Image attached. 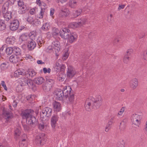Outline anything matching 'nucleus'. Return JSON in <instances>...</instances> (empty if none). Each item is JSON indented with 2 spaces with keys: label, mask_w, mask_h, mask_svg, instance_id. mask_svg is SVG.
<instances>
[{
  "label": "nucleus",
  "mask_w": 147,
  "mask_h": 147,
  "mask_svg": "<svg viewBox=\"0 0 147 147\" xmlns=\"http://www.w3.org/2000/svg\"><path fill=\"white\" fill-rule=\"evenodd\" d=\"M102 98L100 95H97L94 97H90L86 100L85 108L86 111H90L92 107L94 109L99 108L102 105Z\"/></svg>",
  "instance_id": "nucleus-1"
},
{
  "label": "nucleus",
  "mask_w": 147,
  "mask_h": 147,
  "mask_svg": "<svg viewBox=\"0 0 147 147\" xmlns=\"http://www.w3.org/2000/svg\"><path fill=\"white\" fill-rule=\"evenodd\" d=\"M19 82L20 84V85L18 86L16 88L17 90H18V92L22 91V86L27 85L28 86H30L32 84V83L31 80H28L27 78H25L24 76L22 77V78L19 80Z\"/></svg>",
  "instance_id": "nucleus-2"
},
{
  "label": "nucleus",
  "mask_w": 147,
  "mask_h": 147,
  "mask_svg": "<svg viewBox=\"0 0 147 147\" xmlns=\"http://www.w3.org/2000/svg\"><path fill=\"white\" fill-rule=\"evenodd\" d=\"M142 116L138 114H133L131 117V120L132 123L139 127L141 124Z\"/></svg>",
  "instance_id": "nucleus-3"
},
{
  "label": "nucleus",
  "mask_w": 147,
  "mask_h": 147,
  "mask_svg": "<svg viewBox=\"0 0 147 147\" xmlns=\"http://www.w3.org/2000/svg\"><path fill=\"white\" fill-rule=\"evenodd\" d=\"M44 134H40L36 136L35 137L34 142L38 146H42L45 143L44 136Z\"/></svg>",
  "instance_id": "nucleus-4"
},
{
  "label": "nucleus",
  "mask_w": 147,
  "mask_h": 147,
  "mask_svg": "<svg viewBox=\"0 0 147 147\" xmlns=\"http://www.w3.org/2000/svg\"><path fill=\"white\" fill-rule=\"evenodd\" d=\"M34 112V111L31 109H26L22 111L21 114L22 118L26 119L27 121L29 119L32 114Z\"/></svg>",
  "instance_id": "nucleus-5"
},
{
  "label": "nucleus",
  "mask_w": 147,
  "mask_h": 147,
  "mask_svg": "<svg viewBox=\"0 0 147 147\" xmlns=\"http://www.w3.org/2000/svg\"><path fill=\"white\" fill-rule=\"evenodd\" d=\"M64 93L63 102L68 103L73 101L74 99V95L73 92H64Z\"/></svg>",
  "instance_id": "nucleus-6"
},
{
  "label": "nucleus",
  "mask_w": 147,
  "mask_h": 147,
  "mask_svg": "<svg viewBox=\"0 0 147 147\" xmlns=\"http://www.w3.org/2000/svg\"><path fill=\"white\" fill-rule=\"evenodd\" d=\"M3 116L5 117L6 121H8L13 117V115L12 112L8 110L3 109L2 112Z\"/></svg>",
  "instance_id": "nucleus-7"
},
{
  "label": "nucleus",
  "mask_w": 147,
  "mask_h": 147,
  "mask_svg": "<svg viewBox=\"0 0 147 147\" xmlns=\"http://www.w3.org/2000/svg\"><path fill=\"white\" fill-rule=\"evenodd\" d=\"M52 110L49 107H46L42 110V113L40 114L41 117H44L45 116L49 117L51 115Z\"/></svg>",
  "instance_id": "nucleus-8"
},
{
  "label": "nucleus",
  "mask_w": 147,
  "mask_h": 147,
  "mask_svg": "<svg viewBox=\"0 0 147 147\" xmlns=\"http://www.w3.org/2000/svg\"><path fill=\"white\" fill-rule=\"evenodd\" d=\"M70 32V30L68 29L64 28L61 29L59 32L60 35L63 38L67 39L69 35L68 33Z\"/></svg>",
  "instance_id": "nucleus-9"
},
{
  "label": "nucleus",
  "mask_w": 147,
  "mask_h": 147,
  "mask_svg": "<svg viewBox=\"0 0 147 147\" xmlns=\"http://www.w3.org/2000/svg\"><path fill=\"white\" fill-rule=\"evenodd\" d=\"M138 85V80L136 78L131 79L129 82V86L130 88L134 90L137 87Z\"/></svg>",
  "instance_id": "nucleus-10"
},
{
  "label": "nucleus",
  "mask_w": 147,
  "mask_h": 147,
  "mask_svg": "<svg viewBox=\"0 0 147 147\" xmlns=\"http://www.w3.org/2000/svg\"><path fill=\"white\" fill-rule=\"evenodd\" d=\"M19 26V22L17 20H14L12 21L10 23V28L13 31L17 30Z\"/></svg>",
  "instance_id": "nucleus-11"
},
{
  "label": "nucleus",
  "mask_w": 147,
  "mask_h": 147,
  "mask_svg": "<svg viewBox=\"0 0 147 147\" xmlns=\"http://www.w3.org/2000/svg\"><path fill=\"white\" fill-rule=\"evenodd\" d=\"M59 118V117L57 115H53L51 119V124L53 129L55 128Z\"/></svg>",
  "instance_id": "nucleus-12"
},
{
  "label": "nucleus",
  "mask_w": 147,
  "mask_h": 147,
  "mask_svg": "<svg viewBox=\"0 0 147 147\" xmlns=\"http://www.w3.org/2000/svg\"><path fill=\"white\" fill-rule=\"evenodd\" d=\"M52 44L55 53H58L60 49V42L58 41L55 40L52 42Z\"/></svg>",
  "instance_id": "nucleus-13"
},
{
  "label": "nucleus",
  "mask_w": 147,
  "mask_h": 147,
  "mask_svg": "<svg viewBox=\"0 0 147 147\" xmlns=\"http://www.w3.org/2000/svg\"><path fill=\"white\" fill-rule=\"evenodd\" d=\"M54 111L56 112H60L61 110V104L59 102L55 101L53 103Z\"/></svg>",
  "instance_id": "nucleus-14"
},
{
  "label": "nucleus",
  "mask_w": 147,
  "mask_h": 147,
  "mask_svg": "<svg viewBox=\"0 0 147 147\" xmlns=\"http://www.w3.org/2000/svg\"><path fill=\"white\" fill-rule=\"evenodd\" d=\"M76 74V71L74 69L70 67L68 68L67 71V76L69 78H71L74 76Z\"/></svg>",
  "instance_id": "nucleus-15"
},
{
  "label": "nucleus",
  "mask_w": 147,
  "mask_h": 147,
  "mask_svg": "<svg viewBox=\"0 0 147 147\" xmlns=\"http://www.w3.org/2000/svg\"><path fill=\"white\" fill-rule=\"evenodd\" d=\"M78 37L77 34L75 32L72 33L69 35L68 39L70 43H72L76 41Z\"/></svg>",
  "instance_id": "nucleus-16"
},
{
  "label": "nucleus",
  "mask_w": 147,
  "mask_h": 147,
  "mask_svg": "<svg viewBox=\"0 0 147 147\" xmlns=\"http://www.w3.org/2000/svg\"><path fill=\"white\" fill-rule=\"evenodd\" d=\"M69 10L66 8H62L61 9L59 13V16L61 17H65L69 14Z\"/></svg>",
  "instance_id": "nucleus-17"
},
{
  "label": "nucleus",
  "mask_w": 147,
  "mask_h": 147,
  "mask_svg": "<svg viewBox=\"0 0 147 147\" xmlns=\"http://www.w3.org/2000/svg\"><path fill=\"white\" fill-rule=\"evenodd\" d=\"M28 123L30 125H36L37 124L38 120L35 117L32 116V115L29 118V119L28 120Z\"/></svg>",
  "instance_id": "nucleus-18"
},
{
  "label": "nucleus",
  "mask_w": 147,
  "mask_h": 147,
  "mask_svg": "<svg viewBox=\"0 0 147 147\" xmlns=\"http://www.w3.org/2000/svg\"><path fill=\"white\" fill-rule=\"evenodd\" d=\"M77 0H69L68 5L69 7L72 8H75L78 5Z\"/></svg>",
  "instance_id": "nucleus-19"
},
{
  "label": "nucleus",
  "mask_w": 147,
  "mask_h": 147,
  "mask_svg": "<svg viewBox=\"0 0 147 147\" xmlns=\"http://www.w3.org/2000/svg\"><path fill=\"white\" fill-rule=\"evenodd\" d=\"M9 60L11 62L16 63L19 61L20 58L19 56L13 55L10 57Z\"/></svg>",
  "instance_id": "nucleus-20"
},
{
  "label": "nucleus",
  "mask_w": 147,
  "mask_h": 147,
  "mask_svg": "<svg viewBox=\"0 0 147 147\" xmlns=\"http://www.w3.org/2000/svg\"><path fill=\"white\" fill-rule=\"evenodd\" d=\"M15 40L13 37H8L6 40V42L7 44L13 45L14 43Z\"/></svg>",
  "instance_id": "nucleus-21"
},
{
  "label": "nucleus",
  "mask_w": 147,
  "mask_h": 147,
  "mask_svg": "<svg viewBox=\"0 0 147 147\" xmlns=\"http://www.w3.org/2000/svg\"><path fill=\"white\" fill-rule=\"evenodd\" d=\"M36 45V44L35 42L32 40L29 42L28 47L29 50H32L35 47Z\"/></svg>",
  "instance_id": "nucleus-22"
},
{
  "label": "nucleus",
  "mask_w": 147,
  "mask_h": 147,
  "mask_svg": "<svg viewBox=\"0 0 147 147\" xmlns=\"http://www.w3.org/2000/svg\"><path fill=\"white\" fill-rule=\"evenodd\" d=\"M87 19L84 17H82L78 20V22H77L79 25L80 27H81L84 25L85 24L86 22Z\"/></svg>",
  "instance_id": "nucleus-23"
},
{
  "label": "nucleus",
  "mask_w": 147,
  "mask_h": 147,
  "mask_svg": "<svg viewBox=\"0 0 147 147\" xmlns=\"http://www.w3.org/2000/svg\"><path fill=\"white\" fill-rule=\"evenodd\" d=\"M3 16L5 20L8 21L11 18V13L9 11L3 13Z\"/></svg>",
  "instance_id": "nucleus-24"
},
{
  "label": "nucleus",
  "mask_w": 147,
  "mask_h": 147,
  "mask_svg": "<svg viewBox=\"0 0 147 147\" xmlns=\"http://www.w3.org/2000/svg\"><path fill=\"white\" fill-rule=\"evenodd\" d=\"M13 53L16 55L19 56L21 54V51L20 49L18 47H13Z\"/></svg>",
  "instance_id": "nucleus-25"
},
{
  "label": "nucleus",
  "mask_w": 147,
  "mask_h": 147,
  "mask_svg": "<svg viewBox=\"0 0 147 147\" xmlns=\"http://www.w3.org/2000/svg\"><path fill=\"white\" fill-rule=\"evenodd\" d=\"M64 95V92H57V93L56 94V98L57 99L59 100H62L63 102Z\"/></svg>",
  "instance_id": "nucleus-26"
},
{
  "label": "nucleus",
  "mask_w": 147,
  "mask_h": 147,
  "mask_svg": "<svg viewBox=\"0 0 147 147\" xmlns=\"http://www.w3.org/2000/svg\"><path fill=\"white\" fill-rule=\"evenodd\" d=\"M7 2H5L3 5L2 8V11L3 13L8 12V10L9 6Z\"/></svg>",
  "instance_id": "nucleus-27"
},
{
  "label": "nucleus",
  "mask_w": 147,
  "mask_h": 147,
  "mask_svg": "<svg viewBox=\"0 0 147 147\" xmlns=\"http://www.w3.org/2000/svg\"><path fill=\"white\" fill-rule=\"evenodd\" d=\"M44 79L42 77H38L34 79V81L35 83L38 84H42L44 81Z\"/></svg>",
  "instance_id": "nucleus-28"
},
{
  "label": "nucleus",
  "mask_w": 147,
  "mask_h": 147,
  "mask_svg": "<svg viewBox=\"0 0 147 147\" xmlns=\"http://www.w3.org/2000/svg\"><path fill=\"white\" fill-rule=\"evenodd\" d=\"M68 27L69 28L75 29L76 28L80 27L79 24L77 22H74L70 23L68 25Z\"/></svg>",
  "instance_id": "nucleus-29"
},
{
  "label": "nucleus",
  "mask_w": 147,
  "mask_h": 147,
  "mask_svg": "<svg viewBox=\"0 0 147 147\" xmlns=\"http://www.w3.org/2000/svg\"><path fill=\"white\" fill-rule=\"evenodd\" d=\"M24 74V73L19 69L15 71L14 75L15 77H18L20 76V75H23Z\"/></svg>",
  "instance_id": "nucleus-30"
},
{
  "label": "nucleus",
  "mask_w": 147,
  "mask_h": 147,
  "mask_svg": "<svg viewBox=\"0 0 147 147\" xmlns=\"http://www.w3.org/2000/svg\"><path fill=\"white\" fill-rule=\"evenodd\" d=\"M36 74V72L33 70L29 69L27 71V73L26 74H28L29 76L32 78L35 76Z\"/></svg>",
  "instance_id": "nucleus-31"
},
{
  "label": "nucleus",
  "mask_w": 147,
  "mask_h": 147,
  "mask_svg": "<svg viewBox=\"0 0 147 147\" xmlns=\"http://www.w3.org/2000/svg\"><path fill=\"white\" fill-rule=\"evenodd\" d=\"M82 12V10L81 9H78L74 11L73 13V17L76 18L80 15Z\"/></svg>",
  "instance_id": "nucleus-32"
},
{
  "label": "nucleus",
  "mask_w": 147,
  "mask_h": 147,
  "mask_svg": "<svg viewBox=\"0 0 147 147\" xmlns=\"http://www.w3.org/2000/svg\"><path fill=\"white\" fill-rule=\"evenodd\" d=\"M50 28V26L49 23H46L42 26V29L44 31H47L49 30Z\"/></svg>",
  "instance_id": "nucleus-33"
},
{
  "label": "nucleus",
  "mask_w": 147,
  "mask_h": 147,
  "mask_svg": "<svg viewBox=\"0 0 147 147\" xmlns=\"http://www.w3.org/2000/svg\"><path fill=\"white\" fill-rule=\"evenodd\" d=\"M27 10V7L26 5L23 6L22 7H20L18 12L20 14H22L25 13Z\"/></svg>",
  "instance_id": "nucleus-34"
},
{
  "label": "nucleus",
  "mask_w": 147,
  "mask_h": 147,
  "mask_svg": "<svg viewBox=\"0 0 147 147\" xmlns=\"http://www.w3.org/2000/svg\"><path fill=\"white\" fill-rule=\"evenodd\" d=\"M6 27V25L4 21L0 20V30L2 31L4 30Z\"/></svg>",
  "instance_id": "nucleus-35"
},
{
  "label": "nucleus",
  "mask_w": 147,
  "mask_h": 147,
  "mask_svg": "<svg viewBox=\"0 0 147 147\" xmlns=\"http://www.w3.org/2000/svg\"><path fill=\"white\" fill-rule=\"evenodd\" d=\"M113 123L112 121H109L105 128V131L107 132L109 131L111 128V125Z\"/></svg>",
  "instance_id": "nucleus-36"
},
{
  "label": "nucleus",
  "mask_w": 147,
  "mask_h": 147,
  "mask_svg": "<svg viewBox=\"0 0 147 147\" xmlns=\"http://www.w3.org/2000/svg\"><path fill=\"white\" fill-rule=\"evenodd\" d=\"M13 47H9L7 48L6 53L7 55H10L13 53Z\"/></svg>",
  "instance_id": "nucleus-37"
},
{
  "label": "nucleus",
  "mask_w": 147,
  "mask_h": 147,
  "mask_svg": "<svg viewBox=\"0 0 147 147\" xmlns=\"http://www.w3.org/2000/svg\"><path fill=\"white\" fill-rule=\"evenodd\" d=\"M43 90L46 92L50 91L51 89L50 85L48 84H45L43 85L42 87Z\"/></svg>",
  "instance_id": "nucleus-38"
},
{
  "label": "nucleus",
  "mask_w": 147,
  "mask_h": 147,
  "mask_svg": "<svg viewBox=\"0 0 147 147\" xmlns=\"http://www.w3.org/2000/svg\"><path fill=\"white\" fill-rule=\"evenodd\" d=\"M130 58L127 55H125L123 58V61L125 64H128L130 60Z\"/></svg>",
  "instance_id": "nucleus-39"
},
{
  "label": "nucleus",
  "mask_w": 147,
  "mask_h": 147,
  "mask_svg": "<svg viewBox=\"0 0 147 147\" xmlns=\"http://www.w3.org/2000/svg\"><path fill=\"white\" fill-rule=\"evenodd\" d=\"M64 74L62 73H59V75L58 76L57 79L60 81H63L64 80Z\"/></svg>",
  "instance_id": "nucleus-40"
},
{
  "label": "nucleus",
  "mask_w": 147,
  "mask_h": 147,
  "mask_svg": "<svg viewBox=\"0 0 147 147\" xmlns=\"http://www.w3.org/2000/svg\"><path fill=\"white\" fill-rule=\"evenodd\" d=\"M25 15H26V18H25V19H26L27 21L30 23L34 21V19L32 17L28 16V13H26Z\"/></svg>",
  "instance_id": "nucleus-41"
},
{
  "label": "nucleus",
  "mask_w": 147,
  "mask_h": 147,
  "mask_svg": "<svg viewBox=\"0 0 147 147\" xmlns=\"http://www.w3.org/2000/svg\"><path fill=\"white\" fill-rule=\"evenodd\" d=\"M45 9H41L40 11V13L38 15L37 17L40 19L42 18L43 17V15L44 14Z\"/></svg>",
  "instance_id": "nucleus-42"
},
{
  "label": "nucleus",
  "mask_w": 147,
  "mask_h": 147,
  "mask_svg": "<svg viewBox=\"0 0 147 147\" xmlns=\"http://www.w3.org/2000/svg\"><path fill=\"white\" fill-rule=\"evenodd\" d=\"M125 143L123 140L119 141L117 144V147H124Z\"/></svg>",
  "instance_id": "nucleus-43"
},
{
  "label": "nucleus",
  "mask_w": 147,
  "mask_h": 147,
  "mask_svg": "<svg viewBox=\"0 0 147 147\" xmlns=\"http://www.w3.org/2000/svg\"><path fill=\"white\" fill-rule=\"evenodd\" d=\"M28 38V36L25 34L22 35L20 37V39L22 41H26Z\"/></svg>",
  "instance_id": "nucleus-44"
},
{
  "label": "nucleus",
  "mask_w": 147,
  "mask_h": 147,
  "mask_svg": "<svg viewBox=\"0 0 147 147\" xmlns=\"http://www.w3.org/2000/svg\"><path fill=\"white\" fill-rule=\"evenodd\" d=\"M30 36L32 38V39L35 40V37H36L37 34L36 33L35 31H33L31 32L29 34Z\"/></svg>",
  "instance_id": "nucleus-45"
},
{
  "label": "nucleus",
  "mask_w": 147,
  "mask_h": 147,
  "mask_svg": "<svg viewBox=\"0 0 147 147\" xmlns=\"http://www.w3.org/2000/svg\"><path fill=\"white\" fill-rule=\"evenodd\" d=\"M71 87L69 86H67L65 87L63 90V92L65 91V92H71Z\"/></svg>",
  "instance_id": "nucleus-46"
},
{
  "label": "nucleus",
  "mask_w": 147,
  "mask_h": 147,
  "mask_svg": "<svg viewBox=\"0 0 147 147\" xmlns=\"http://www.w3.org/2000/svg\"><path fill=\"white\" fill-rule=\"evenodd\" d=\"M21 133L20 130L18 128H16L15 130V136L16 137L19 136Z\"/></svg>",
  "instance_id": "nucleus-47"
},
{
  "label": "nucleus",
  "mask_w": 147,
  "mask_h": 147,
  "mask_svg": "<svg viewBox=\"0 0 147 147\" xmlns=\"http://www.w3.org/2000/svg\"><path fill=\"white\" fill-rule=\"evenodd\" d=\"M47 51L49 52H51L52 51L53 52H55L52 44L51 46H49L48 47L47 49Z\"/></svg>",
  "instance_id": "nucleus-48"
},
{
  "label": "nucleus",
  "mask_w": 147,
  "mask_h": 147,
  "mask_svg": "<svg viewBox=\"0 0 147 147\" xmlns=\"http://www.w3.org/2000/svg\"><path fill=\"white\" fill-rule=\"evenodd\" d=\"M37 42L38 45L39 46L42 45V44L43 43V41L41 36H39L38 37L37 40Z\"/></svg>",
  "instance_id": "nucleus-49"
},
{
  "label": "nucleus",
  "mask_w": 147,
  "mask_h": 147,
  "mask_svg": "<svg viewBox=\"0 0 147 147\" xmlns=\"http://www.w3.org/2000/svg\"><path fill=\"white\" fill-rule=\"evenodd\" d=\"M143 59L147 61V49L144 50L143 53Z\"/></svg>",
  "instance_id": "nucleus-50"
},
{
  "label": "nucleus",
  "mask_w": 147,
  "mask_h": 147,
  "mask_svg": "<svg viewBox=\"0 0 147 147\" xmlns=\"http://www.w3.org/2000/svg\"><path fill=\"white\" fill-rule=\"evenodd\" d=\"M60 62L61 61L60 60H59L56 63L55 67L56 69H59L60 68Z\"/></svg>",
  "instance_id": "nucleus-51"
},
{
  "label": "nucleus",
  "mask_w": 147,
  "mask_h": 147,
  "mask_svg": "<svg viewBox=\"0 0 147 147\" xmlns=\"http://www.w3.org/2000/svg\"><path fill=\"white\" fill-rule=\"evenodd\" d=\"M1 68L2 70H6L7 68V64L5 63H2L1 65Z\"/></svg>",
  "instance_id": "nucleus-52"
},
{
  "label": "nucleus",
  "mask_w": 147,
  "mask_h": 147,
  "mask_svg": "<svg viewBox=\"0 0 147 147\" xmlns=\"http://www.w3.org/2000/svg\"><path fill=\"white\" fill-rule=\"evenodd\" d=\"M16 1H17L18 5L20 7L25 5H24V2L21 0H16Z\"/></svg>",
  "instance_id": "nucleus-53"
},
{
  "label": "nucleus",
  "mask_w": 147,
  "mask_h": 147,
  "mask_svg": "<svg viewBox=\"0 0 147 147\" xmlns=\"http://www.w3.org/2000/svg\"><path fill=\"white\" fill-rule=\"evenodd\" d=\"M126 5L125 4H120L119 5V6L117 8V10L119 11L121 9H123L125 7Z\"/></svg>",
  "instance_id": "nucleus-54"
},
{
  "label": "nucleus",
  "mask_w": 147,
  "mask_h": 147,
  "mask_svg": "<svg viewBox=\"0 0 147 147\" xmlns=\"http://www.w3.org/2000/svg\"><path fill=\"white\" fill-rule=\"evenodd\" d=\"M133 50L132 49H129L127 50L126 51L127 54L126 55H127L128 56H129L132 54L133 52Z\"/></svg>",
  "instance_id": "nucleus-55"
},
{
  "label": "nucleus",
  "mask_w": 147,
  "mask_h": 147,
  "mask_svg": "<svg viewBox=\"0 0 147 147\" xmlns=\"http://www.w3.org/2000/svg\"><path fill=\"white\" fill-rule=\"evenodd\" d=\"M68 56L69 54L67 52H65L63 55V56L62 57V59L63 60H66L68 58Z\"/></svg>",
  "instance_id": "nucleus-56"
},
{
  "label": "nucleus",
  "mask_w": 147,
  "mask_h": 147,
  "mask_svg": "<svg viewBox=\"0 0 147 147\" xmlns=\"http://www.w3.org/2000/svg\"><path fill=\"white\" fill-rule=\"evenodd\" d=\"M53 35H57L59 34V32H60L59 31V30L57 28L53 29Z\"/></svg>",
  "instance_id": "nucleus-57"
},
{
  "label": "nucleus",
  "mask_w": 147,
  "mask_h": 147,
  "mask_svg": "<svg viewBox=\"0 0 147 147\" xmlns=\"http://www.w3.org/2000/svg\"><path fill=\"white\" fill-rule=\"evenodd\" d=\"M43 70L44 73H50L51 71V69L49 68L47 69L46 68L44 67L43 68Z\"/></svg>",
  "instance_id": "nucleus-58"
},
{
  "label": "nucleus",
  "mask_w": 147,
  "mask_h": 147,
  "mask_svg": "<svg viewBox=\"0 0 147 147\" xmlns=\"http://www.w3.org/2000/svg\"><path fill=\"white\" fill-rule=\"evenodd\" d=\"M38 128L40 130L43 131L45 128V125L43 123L40 124L39 125Z\"/></svg>",
  "instance_id": "nucleus-59"
},
{
  "label": "nucleus",
  "mask_w": 147,
  "mask_h": 147,
  "mask_svg": "<svg viewBox=\"0 0 147 147\" xmlns=\"http://www.w3.org/2000/svg\"><path fill=\"white\" fill-rule=\"evenodd\" d=\"M36 9L34 8H32L30 9L29 11V13L31 15H34L36 13Z\"/></svg>",
  "instance_id": "nucleus-60"
},
{
  "label": "nucleus",
  "mask_w": 147,
  "mask_h": 147,
  "mask_svg": "<svg viewBox=\"0 0 147 147\" xmlns=\"http://www.w3.org/2000/svg\"><path fill=\"white\" fill-rule=\"evenodd\" d=\"M124 111V108L123 107H122L118 113V115H121Z\"/></svg>",
  "instance_id": "nucleus-61"
},
{
  "label": "nucleus",
  "mask_w": 147,
  "mask_h": 147,
  "mask_svg": "<svg viewBox=\"0 0 147 147\" xmlns=\"http://www.w3.org/2000/svg\"><path fill=\"white\" fill-rule=\"evenodd\" d=\"M1 84L2 85L3 87L4 88L5 90L6 91H7V88L6 86L5 82L3 81H2L1 82Z\"/></svg>",
  "instance_id": "nucleus-62"
},
{
  "label": "nucleus",
  "mask_w": 147,
  "mask_h": 147,
  "mask_svg": "<svg viewBox=\"0 0 147 147\" xmlns=\"http://www.w3.org/2000/svg\"><path fill=\"white\" fill-rule=\"evenodd\" d=\"M25 143H23L22 142H19L20 147H26V144Z\"/></svg>",
  "instance_id": "nucleus-63"
},
{
  "label": "nucleus",
  "mask_w": 147,
  "mask_h": 147,
  "mask_svg": "<svg viewBox=\"0 0 147 147\" xmlns=\"http://www.w3.org/2000/svg\"><path fill=\"white\" fill-rule=\"evenodd\" d=\"M23 127L24 130L26 131H27L29 129V127L26 124L23 125Z\"/></svg>",
  "instance_id": "nucleus-64"
}]
</instances>
